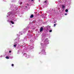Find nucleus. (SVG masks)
<instances>
[{
	"mask_svg": "<svg viewBox=\"0 0 74 74\" xmlns=\"http://www.w3.org/2000/svg\"><path fill=\"white\" fill-rule=\"evenodd\" d=\"M62 6L63 9H64V8H65V6H64V5H62Z\"/></svg>",
	"mask_w": 74,
	"mask_h": 74,
	"instance_id": "nucleus-2",
	"label": "nucleus"
},
{
	"mask_svg": "<svg viewBox=\"0 0 74 74\" xmlns=\"http://www.w3.org/2000/svg\"><path fill=\"white\" fill-rule=\"evenodd\" d=\"M22 4V2H21V3L20 4V5H21Z\"/></svg>",
	"mask_w": 74,
	"mask_h": 74,
	"instance_id": "nucleus-12",
	"label": "nucleus"
},
{
	"mask_svg": "<svg viewBox=\"0 0 74 74\" xmlns=\"http://www.w3.org/2000/svg\"><path fill=\"white\" fill-rule=\"evenodd\" d=\"M47 1H45L44 2V3H47Z\"/></svg>",
	"mask_w": 74,
	"mask_h": 74,
	"instance_id": "nucleus-9",
	"label": "nucleus"
},
{
	"mask_svg": "<svg viewBox=\"0 0 74 74\" xmlns=\"http://www.w3.org/2000/svg\"><path fill=\"white\" fill-rule=\"evenodd\" d=\"M10 22H11V23H12V24H14V23L13 22V21H10Z\"/></svg>",
	"mask_w": 74,
	"mask_h": 74,
	"instance_id": "nucleus-4",
	"label": "nucleus"
},
{
	"mask_svg": "<svg viewBox=\"0 0 74 74\" xmlns=\"http://www.w3.org/2000/svg\"><path fill=\"white\" fill-rule=\"evenodd\" d=\"M25 7H26V8H27V7L26 6H25Z\"/></svg>",
	"mask_w": 74,
	"mask_h": 74,
	"instance_id": "nucleus-15",
	"label": "nucleus"
},
{
	"mask_svg": "<svg viewBox=\"0 0 74 74\" xmlns=\"http://www.w3.org/2000/svg\"><path fill=\"white\" fill-rule=\"evenodd\" d=\"M68 11V9H67L65 10V12H67Z\"/></svg>",
	"mask_w": 74,
	"mask_h": 74,
	"instance_id": "nucleus-7",
	"label": "nucleus"
},
{
	"mask_svg": "<svg viewBox=\"0 0 74 74\" xmlns=\"http://www.w3.org/2000/svg\"><path fill=\"white\" fill-rule=\"evenodd\" d=\"M54 23H56V22H54Z\"/></svg>",
	"mask_w": 74,
	"mask_h": 74,
	"instance_id": "nucleus-17",
	"label": "nucleus"
},
{
	"mask_svg": "<svg viewBox=\"0 0 74 74\" xmlns=\"http://www.w3.org/2000/svg\"><path fill=\"white\" fill-rule=\"evenodd\" d=\"M43 30V28L42 27H41L40 29V32H42Z\"/></svg>",
	"mask_w": 74,
	"mask_h": 74,
	"instance_id": "nucleus-1",
	"label": "nucleus"
},
{
	"mask_svg": "<svg viewBox=\"0 0 74 74\" xmlns=\"http://www.w3.org/2000/svg\"><path fill=\"white\" fill-rule=\"evenodd\" d=\"M58 25V24H57V23L54 24V27H55V26H56V25Z\"/></svg>",
	"mask_w": 74,
	"mask_h": 74,
	"instance_id": "nucleus-5",
	"label": "nucleus"
},
{
	"mask_svg": "<svg viewBox=\"0 0 74 74\" xmlns=\"http://www.w3.org/2000/svg\"><path fill=\"white\" fill-rule=\"evenodd\" d=\"M5 58L7 59H9V57L6 56Z\"/></svg>",
	"mask_w": 74,
	"mask_h": 74,
	"instance_id": "nucleus-6",
	"label": "nucleus"
},
{
	"mask_svg": "<svg viewBox=\"0 0 74 74\" xmlns=\"http://www.w3.org/2000/svg\"><path fill=\"white\" fill-rule=\"evenodd\" d=\"M67 15V13L65 14V15Z\"/></svg>",
	"mask_w": 74,
	"mask_h": 74,
	"instance_id": "nucleus-13",
	"label": "nucleus"
},
{
	"mask_svg": "<svg viewBox=\"0 0 74 74\" xmlns=\"http://www.w3.org/2000/svg\"><path fill=\"white\" fill-rule=\"evenodd\" d=\"M34 16V15H33V14H32L30 16V18H33Z\"/></svg>",
	"mask_w": 74,
	"mask_h": 74,
	"instance_id": "nucleus-3",
	"label": "nucleus"
},
{
	"mask_svg": "<svg viewBox=\"0 0 74 74\" xmlns=\"http://www.w3.org/2000/svg\"><path fill=\"white\" fill-rule=\"evenodd\" d=\"M9 53H11V51H9Z\"/></svg>",
	"mask_w": 74,
	"mask_h": 74,
	"instance_id": "nucleus-14",
	"label": "nucleus"
},
{
	"mask_svg": "<svg viewBox=\"0 0 74 74\" xmlns=\"http://www.w3.org/2000/svg\"><path fill=\"white\" fill-rule=\"evenodd\" d=\"M33 0H32V1H33Z\"/></svg>",
	"mask_w": 74,
	"mask_h": 74,
	"instance_id": "nucleus-16",
	"label": "nucleus"
},
{
	"mask_svg": "<svg viewBox=\"0 0 74 74\" xmlns=\"http://www.w3.org/2000/svg\"><path fill=\"white\" fill-rule=\"evenodd\" d=\"M49 32H52V30H50L49 31Z\"/></svg>",
	"mask_w": 74,
	"mask_h": 74,
	"instance_id": "nucleus-10",
	"label": "nucleus"
},
{
	"mask_svg": "<svg viewBox=\"0 0 74 74\" xmlns=\"http://www.w3.org/2000/svg\"><path fill=\"white\" fill-rule=\"evenodd\" d=\"M14 47H16V45H14Z\"/></svg>",
	"mask_w": 74,
	"mask_h": 74,
	"instance_id": "nucleus-8",
	"label": "nucleus"
},
{
	"mask_svg": "<svg viewBox=\"0 0 74 74\" xmlns=\"http://www.w3.org/2000/svg\"><path fill=\"white\" fill-rule=\"evenodd\" d=\"M14 64H12V66H14Z\"/></svg>",
	"mask_w": 74,
	"mask_h": 74,
	"instance_id": "nucleus-11",
	"label": "nucleus"
}]
</instances>
